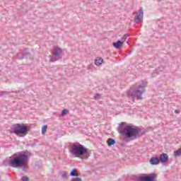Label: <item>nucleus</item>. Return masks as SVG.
<instances>
[{"label":"nucleus","instance_id":"f8f14e48","mask_svg":"<svg viewBox=\"0 0 181 181\" xmlns=\"http://www.w3.org/2000/svg\"><path fill=\"white\" fill-rule=\"evenodd\" d=\"M159 162H160L159 161V158H158V157H152L150 159L151 165H158Z\"/></svg>","mask_w":181,"mask_h":181},{"label":"nucleus","instance_id":"9d476101","mask_svg":"<svg viewBox=\"0 0 181 181\" xmlns=\"http://www.w3.org/2000/svg\"><path fill=\"white\" fill-rule=\"evenodd\" d=\"M29 52H20L17 54L16 58L18 59V60H23L26 56H29Z\"/></svg>","mask_w":181,"mask_h":181},{"label":"nucleus","instance_id":"9b49d317","mask_svg":"<svg viewBox=\"0 0 181 181\" xmlns=\"http://www.w3.org/2000/svg\"><path fill=\"white\" fill-rule=\"evenodd\" d=\"M122 42L118 40L117 42H113V47H115V49H122Z\"/></svg>","mask_w":181,"mask_h":181},{"label":"nucleus","instance_id":"5701e85b","mask_svg":"<svg viewBox=\"0 0 181 181\" xmlns=\"http://www.w3.org/2000/svg\"><path fill=\"white\" fill-rule=\"evenodd\" d=\"M71 181H83V180H81V178H80L78 177H76L72 179Z\"/></svg>","mask_w":181,"mask_h":181},{"label":"nucleus","instance_id":"6e6552de","mask_svg":"<svg viewBox=\"0 0 181 181\" xmlns=\"http://www.w3.org/2000/svg\"><path fill=\"white\" fill-rule=\"evenodd\" d=\"M136 16H134V22L135 23H141L144 19V8L140 7L138 12L134 13Z\"/></svg>","mask_w":181,"mask_h":181},{"label":"nucleus","instance_id":"2eb2a0df","mask_svg":"<svg viewBox=\"0 0 181 181\" xmlns=\"http://www.w3.org/2000/svg\"><path fill=\"white\" fill-rule=\"evenodd\" d=\"M77 170L76 168H74L71 170L70 173V176H74L75 177H78V173L76 172Z\"/></svg>","mask_w":181,"mask_h":181},{"label":"nucleus","instance_id":"f3484780","mask_svg":"<svg viewBox=\"0 0 181 181\" xmlns=\"http://www.w3.org/2000/svg\"><path fill=\"white\" fill-rule=\"evenodd\" d=\"M67 112H69V110H67V109H64V110L62 111V113H61L62 117H64V115H67Z\"/></svg>","mask_w":181,"mask_h":181},{"label":"nucleus","instance_id":"ddd939ff","mask_svg":"<svg viewBox=\"0 0 181 181\" xmlns=\"http://www.w3.org/2000/svg\"><path fill=\"white\" fill-rule=\"evenodd\" d=\"M103 62H104V59L103 58H97L95 60V66H101Z\"/></svg>","mask_w":181,"mask_h":181},{"label":"nucleus","instance_id":"b1692460","mask_svg":"<svg viewBox=\"0 0 181 181\" xmlns=\"http://www.w3.org/2000/svg\"><path fill=\"white\" fill-rule=\"evenodd\" d=\"M4 94H9V93L5 91L0 92V95H4Z\"/></svg>","mask_w":181,"mask_h":181},{"label":"nucleus","instance_id":"dca6fc26","mask_svg":"<svg viewBox=\"0 0 181 181\" xmlns=\"http://www.w3.org/2000/svg\"><path fill=\"white\" fill-rule=\"evenodd\" d=\"M47 129V125H44L42 127V135H45V134H46Z\"/></svg>","mask_w":181,"mask_h":181},{"label":"nucleus","instance_id":"a878e982","mask_svg":"<svg viewBox=\"0 0 181 181\" xmlns=\"http://www.w3.org/2000/svg\"><path fill=\"white\" fill-rule=\"evenodd\" d=\"M162 1V0H158V2H161Z\"/></svg>","mask_w":181,"mask_h":181},{"label":"nucleus","instance_id":"412c9836","mask_svg":"<svg viewBox=\"0 0 181 181\" xmlns=\"http://www.w3.org/2000/svg\"><path fill=\"white\" fill-rule=\"evenodd\" d=\"M101 98V95H100L99 93H96V95H95V100H100Z\"/></svg>","mask_w":181,"mask_h":181},{"label":"nucleus","instance_id":"1a4fd4ad","mask_svg":"<svg viewBox=\"0 0 181 181\" xmlns=\"http://www.w3.org/2000/svg\"><path fill=\"white\" fill-rule=\"evenodd\" d=\"M158 160L161 163H166L169 160V156L168 154L163 153L160 155Z\"/></svg>","mask_w":181,"mask_h":181},{"label":"nucleus","instance_id":"4be33fe9","mask_svg":"<svg viewBox=\"0 0 181 181\" xmlns=\"http://www.w3.org/2000/svg\"><path fill=\"white\" fill-rule=\"evenodd\" d=\"M21 180L22 181H29V177H28L27 176H23L21 177Z\"/></svg>","mask_w":181,"mask_h":181},{"label":"nucleus","instance_id":"39448f33","mask_svg":"<svg viewBox=\"0 0 181 181\" xmlns=\"http://www.w3.org/2000/svg\"><path fill=\"white\" fill-rule=\"evenodd\" d=\"M11 131L16 135H28L30 131V126L26 124H14L11 126Z\"/></svg>","mask_w":181,"mask_h":181},{"label":"nucleus","instance_id":"393cba45","mask_svg":"<svg viewBox=\"0 0 181 181\" xmlns=\"http://www.w3.org/2000/svg\"><path fill=\"white\" fill-rule=\"evenodd\" d=\"M175 112L176 114H180V111L176 110H175Z\"/></svg>","mask_w":181,"mask_h":181},{"label":"nucleus","instance_id":"a211bd4d","mask_svg":"<svg viewBox=\"0 0 181 181\" xmlns=\"http://www.w3.org/2000/svg\"><path fill=\"white\" fill-rule=\"evenodd\" d=\"M174 155H175V156H180V155H181V149L179 148L178 150L175 151L174 152Z\"/></svg>","mask_w":181,"mask_h":181},{"label":"nucleus","instance_id":"20e7f679","mask_svg":"<svg viewBox=\"0 0 181 181\" xmlns=\"http://www.w3.org/2000/svg\"><path fill=\"white\" fill-rule=\"evenodd\" d=\"M145 87H146V81H142V85H139L136 88H130L127 92L128 97H131L133 100H142V94L145 93Z\"/></svg>","mask_w":181,"mask_h":181},{"label":"nucleus","instance_id":"f03ea898","mask_svg":"<svg viewBox=\"0 0 181 181\" xmlns=\"http://www.w3.org/2000/svg\"><path fill=\"white\" fill-rule=\"evenodd\" d=\"M117 129L120 135L126 138H132V136H134V139H136V136L139 138V136H142L144 134L141 133V129L136 128L135 126L129 125L125 122L119 124Z\"/></svg>","mask_w":181,"mask_h":181},{"label":"nucleus","instance_id":"f257e3e1","mask_svg":"<svg viewBox=\"0 0 181 181\" xmlns=\"http://www.w3.org/2000/svg\"><path fill=\"white\" fill-rule=\"evenodd\" d=\"M29 155H30V152L28 150L13 154V157H9L8 166L14 168H22L23 172H25L28 168Z\"/></svg>","mask_w":181,"mask_h":181},{"label":"nucleus","instance_id":"4468645a","mask_svg":"<svg viewBox=\"0 0 181 181\" xmlns=\"http://www.w3.org/2000/svg\"><path fill=\"white\" fill-rule=\"evenodd\" d=\"M117 144V141L114 139H107V145L108 146H112V145H115Z\"/></svg>","mask_w":181,"mask_h":181},{"label":"nucleus","instance_id":"aec40b11","mask_svg":"<svg viewBox=\"0 0 181 181\" xmlns=\"http://www.w3.org/2000/svg\"><path fill=\"white\" fill-rule=\"evenodd\" d=\"M125 40H127V34H124V35H123V37H122L120 42H122V44L124 45V42H125Z\"/></svg>","mask_w":181,"mask_h":181},{"label":"nucleus","instance_id":"bb28decb","mask_svg":"<svg viewBox=\"0 0 181 181\" xmlns=\"http://www.w3.org/2000/svg\"><path fill=\"white\" fill-rule=\"evenodd\" d=\"M93 66H89V68H91Z\"/></svg>","mask_w":181,"mask_h":181},{"label":"nucleus","instance_id":"7ed1b4c3","mask_svg":"<svg viewBox=\"0 0 181 181\" xmlns=\"http://www.w3.org/2000/svg\"><path fill=\"white\" fill-rule=\"evenodd\" d=\"M70 153L73 155L75 158H81V156H85L87 159L90 158V154H88V148H85L83 144H73L69 149Z\"/></svg>","mask_w":181,"mask_h":181},{"label":"nucleus","instance_id":"423d86ee","mask_svg":"<svg viewBox=\"0 0 181 181\" xmlns=\"http://www.w3.org/2000/svg\"><path fill=\"white\" fill-rule=\"evenodd\" d=\"M134 179L136 181H158V174L155 173L139 174V175H134Z\"/></svg>","mask_w":181,"mask_h":181},{"label":"nucleus","instance_id":"0eeeda50","mask_svg":"<svg viewBox=\"0 0 181 181\" xmlns=\"http://www.w3.org/2000/svg\"><path fill=\"white\" fill-rule=\"evenodd\" d=\"M63 54V49L59 47H55L52 52V56L49 59L50 63L57 62V60H60L62 57L60 56Z\"/></svg>","mask_w":181,"mask_h":181},{"label":"nucleus","instance_id":"6ab92c4d","mask_svg":"<svg viewBox=\"0 0 181 181\" xmlns=\"http://www.w3.org/2000/svg\"><path fill=\"white\" fill-rule=\"evenodd\" d=\"M62 177H64V179H69V175H67V172L64 171L62 175Z\"/></svg>","mask_w":181,"mask_h":181}]
</instances>
